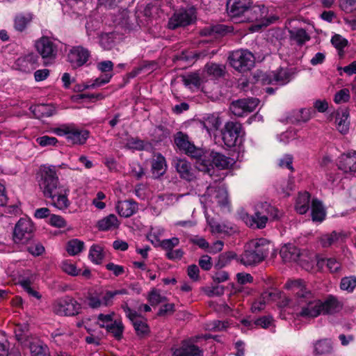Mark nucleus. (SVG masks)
Returning a JSON list of instances; mask_svg holds the SVG:
<instances>
[{
	"label": "nucleus",
	"instance_id": "5701e85b",
	"mask_svg": "<svg viewBox=\"0 0 356 356\" xmlns=\"http://www.w3.org/2000/svg\"><path fill=\"white\" fill-rule=\"evenodd\" d=\"M177 172L180 177L187 181L193 180L195 176L191 163L184 159H175L173 161Z\"/></svg>",
	"mask_w": 356,
	"mask_h": 356
},
{
	"label": "nucleus",
	"instance_id": "c03bdc74",
	"mask_svg": "<svg viewBox=\"0 0 356 356\" xmlns=\"http://www.w3.org/2000/svg\"><path fill=\"white\" fill-rule=\"evenodd\" d=\"M289 36L291 40L299 44L305 43L309 40V35L303 29H293L289 31Z\"/></svg>",
	"mask_w": 356,
	"mask_h": 356
},
{
	"label": "nucleus",
	"instance_id": "f8f14e48",
	"mask_svg": "<svg viewBox=\"0 0 356 356\" xmlns=\"http://www.w3.org/2000/svg\"><path fill=\"white\" fill-rule=\"evenodd\" d=\"M195 19V9L180 10L176 12L169 19L168 27L175 29L179 26H185L191 24Z\"/></svg>",
	"mask_w": 356,
	"mask_h": 356
},
{
	"label": "nucleus",
	"instance_id": "8fccbe9b",
	"mask_svg": "<svg viewBox=\"0 0 356 356\" xmlns=\"http://www.w3.org/2000/svg\"><path fill=\"white\" fill-rule=\"evenodd\" d=\"M113 76V74H104L102 76L95 79L91 82H88L87 85L84 86L85 88H95L100 87L107 83H108Z\"/></svg>",
	"mask_w": 356,
	"mask_h": 356
},
{
	"label": "nucleus",
	"instance_id": "f3484780",
	"mask_svg": "<svg viewBox=\"0 0 356 356\" xmlns=\"http://www.w3.org/2000/svg\"><path fill=\"white\" fill-rule=\"evenodd\" d=\"M34 226L31 220L27 217L20 218L17 222L14 229V240L20 242L23 239H28L33 232Z\"/></svg>",
	"mask_w": 356,
	"mask_h": 356
},
{
	"label": "nucleus",
	"instance_id": "13d9d810",
	"mask_svg": "<svg viewBox=\"0 0 356 356\" xmlns=\"http://www.w3.org/2000/svg\"><path fill=\"white\" fill-rule=\"evenodd\" d=\"M339 6L346 13H350L356 10V0H340Z\"/></svg>",
	"mask_w": 356,
	"mask_h": 356
},
{
	"label": "nucleus",
	"instance_id": "c9c22d12",
	"mask_svg": "<svg viewBox=\"0 0 356 356\" xmlns=\"http://www.w3.org/2000/svg\"><path fill=\"white\" fill-rule=\"evenodd\" d=\"M314 349L318 355H327L333 353V345L331 340L325 339L317 341L314 345Z\"/></svg>",
	"mask_w": 356,
	"mask_h": 356
},
{
	"label": "nucleus",
	"instance_id": "bf43d9fd",
	"mask_svg": "<svg viewBox=\"0 0 356 356\" xmlns=\"http://www.w3.org/2000/svg\"><path fill=\"white\" fill-rule=\"evenodd\" d=\"M350 99V91L348 88H343L337 92L334 96V102L337 104L347 102Z\"/></svg>",
	"mask_w": 356,
	"mask_h": 356
},
{
	"label": "nucleus",
	"instance_id": "cd10ccee",
	"mask_svg": "<svg viewBox=\"0 0 356 356\" xmlns=\"http://www.w3.org/2000/svg\"><path fill=\"white\" fill-rule=\"evenodd\" d=\"M152 174L154 178H159L163 175L167 169V164L164 156L161 154L154 156L151 161Z\"/></svg>",
	"mask_w": 356,
	"mask_h": 356
},
{
	"label": "nucleus",
	"instance_id": "b1692460",
	"mask_svg": "<svg viewBox=\"0 0 356 356\" xmlns=\"http://www.w3.org/2000/svg\"><path fill=\"white\" fill-rule=\"evenodd\" d=\"M38 59V57L37 55L33 53H30L19 58L16 61V65L19 70L29 73L36 67Z\"/></svg>",
	"mask_w": 356,
	"mask_h": 356
},
{
	"label": "nucleus",
	"instance_id": "864d4df0",
	"mask_svg": "<svg viewBox=\"0 0 356 356\" xmlns=\"http://www.w3.org/2000/svg\"><path fill=\"white\" fill-rule=\"evenodd\" d=\"M62 270L71 276H77L81 273V270L78 269L76 265L71 261L65 260L61 263Z\"/></svg>",
	"mask_w": 356,
	"mask_h": 356
},
{
	"label": "nucleus",
	"instance_id": "79ce46f5",
	"mask_svg": "<svg viewBox=\"0 0 356 356\" xmlns=\"http://www.w3.org/2000/svg\"><path fill=\"white\" fill-rule=\"evenodd\" d=\"M241 323L248 327H252L253 325H254L266 329L272 325L273 318L270 316H263L255 320L254 322L248 319H243Z\"/></svg>",
	"mask_w": 356,
	"mask_h": 356
},
{
	"label": "nucleus",
	"instance_id": "20e7f679",
	"mask_svg": "<svg viewBox=\"0 0 356 356\" xmlns=\"http://www.w3.org/2000/svg\"><path fill=\"white\" fill-rule=\"evenodd\" d=\"M270 248V243L266 238L252 240L245 246L244 252L238 259L246 266L256 265L265 259Z\"/></svg>",
	"mask_w": 356,
	"mask_h": 356
},
{
	"label": "nucleus",
	"instance_id": "49530a36",
	"mask_svg": "<svg viewBox=\"0 0 356 356\" xmlns=\"http://www.w3.org/2000/svg\"><path fill=\"white\" fill-rule=\"evenodd\" d=\"M225 66L216 63H208L205 66V70L209 75L213 76L215 78L222 76L225 73Z\"/></svg>",
	"mask_w": 356,
	"mask_h": 356
},
{
	"label": "nucleus",
	"instance_id": "a19ab883",
	"mask_svg": "<svg viewBox=\"0 0 356 356\" xmlns=\"http://www.w3.org/2000/svg\"><path fill=\"white\" fill-rule=\"evenodd\" d=\"M165 233V229L161 226H156L152 227L149 232L147 234V239L152 243L155 247H159L161 244L160 238L163 236Z\"/></svg>",
	"mask_w": 356,
	"mask_h": 356
},
{
	"label": "nucleus",
	"instance_id": "680f3d73",
	"mask_svg": "<svg viewBox=\"0 0 356 356\" xmlns=\"http://www.w3.org/2000/svg\"><path fill=\"white\" fill-rule=\"evenodd\" d=\"M49 224L57 228H64L67 225L65 220L62 216L55 214L50 216Z\"/></svg>",
	"mask_w": 356,
	"mask_h": 356
},
{
	"label": "nucleus",
	"instance_id": "0eeeda50",
	"mask_svg": "<svg viewBox=\"0 0 356 356\" xmlns=\"http://www.w3.org/2000/svg\"><path fill=\"white\" fill-rule=\"evenodd\" d=\"M35 47L47 65L54 60L57 55L58 47L55 41L47 36L37 40Z\"/></svg>",
	"mask_w": 356,
	"mask_h": 356
},
{
	"label": "nucleus",
	"instance_id": "603ef678",
	"mask_svg": "<svg viewBox=\"0 0 356 356\" xmlns=\"http://www.w3.org/2000/svg\"><path fill=\"white\" fill-rule=\"evenodd\" d=\"M356 287V277L354 276L345 277L341 279L340 289L348 292H353Z\"/></svg>",
	"mask_w": 356,
	"mask_h": 356
},
{
	"label": "nucleus",
	"instance_id": "a18cd8bd",
	"mask_svg": "<svg viewBox=\"0 0 356 356\" xmlns=\"http://www.w3.org/2000/svg\"><path fill=\"white\" fill-rule=\"evenodd\" d=\"M183 81L186 86L192 90L198 88L202 83V79L197 73L188 74L183 78Z\"/></svg>",
	"mask_w": 356,
	"mask_h": 356
},
{
	"label": "nucleus",
	"instance_id": "72a5a7b5",
	"mask_svg": "<svg viewBox=\"0 0 356 356\" xmlns=\"http://www.w3.org/2000/svg\"><path fill=\"white\" fill-rule=\"evenodd\" d=\"M326 209L322 202L313 198V222L321 223L326 218Z\"/></svg>",
	"mask_w": 356,
	"mask_h": 356
},
{
	"label": "nucleus",
	"instance_id": "2f4dec72",
	"mask_svg": "<svg viewBox=\"0 0 356 356\" xmlns=\"http://www.w3.org/2000/svg\"><path fill=\"white\" fill-rule=\"evenodd\" d=\"M29 110L36 118L49 117L54 115L56 112L55 108L51 104H38L31 106Z\"/></svg>",
	"mask_w": 356,
	"mask_h": 356
},
{
	"label": "nucleus",
	"instance_id": "e2e57ef3",
	"mask_svg": "<svg viewBox=\"0 0 356 356\" xmlns=\"http://www.w3.org/2000/svg\"><path fill=\"white\" fill-rule=\"evenodd\" d=\"M148 300L152 305H158L165 301V298L156 290H152L148 297Z\"/></svg>",
	"mask_w": 356,
	"mask_h": 356
},
{
	"label": "nucleus",
	"instance_id": "f257e3e1",
	"mask_svg": "<svg viewBox=\"0 0 356 356\" xmlns=\"http://www.w3.org/2000/svg\"><path fill=\"white\" fill-rule=\"evenodd\" d=\"M38 185L44 196L50 198L55 207L63 210L70 206V202L68 200L70 189L66 185L60 183L55 165L43 168L38 180Z\"/></svg>",
	"mask_w": 356,
	"mask_h": 356
},
{
	"label": "nucleus",
	"instance_id": "09e8293b",
	"mask_svg": "<svg viewBox=\"0 0 356 356\" xmlns=\"http://www.w3.org/2000/svg\"><path fill=\"white\" fill-rule=\"evenodd\" d=\"M332 45L337 49L340 56L343 55V48L348 45V40L339 34H334L331 39Z\"/></svg>",
	"mask_w": 356,
	"mask_h": 356
},
{
	"label": "nucleus",
	"instance_id": "338daca9",
	"mask_svg": "<svg viewBox=\"0 0 356 356\" xmlns=\"http://www.w3.org/2000/svg\"><path fill=\"white\" fill-rule=\"evenodd\" d=\"M126 147L131 149L141 150L144 148V142L137 138H131L127 141Z\"/></svg>",
	"mask_w": 356,
	"mask_h": 356
},
{
	"label": "nucleus",
	"instance_id": "ea45409f",
	"mask_svg": "<svg viewBox=\"0 0 356 356\" xmlns=\"http://www.w3.org/2000/svg\"><path fill=\"white\" fill-rule=\"evenodd\" d=\"M309 194L307 192L300 193L296 200V209L300 214L305 213L309 209Z\"/></svg>",
	"mask_w": 356,
	"mask_h": 356
},
{
	"label": "nucleus",
	"instance_id": "e433bc0d",
	"mask_svg": "<svg viewBox=\"0 0 356 356\" xmlns=\"http://www.w3.org/2000/svg\"><path fill=\"white\" fill-rule=\"evenodd\" d=\"M15 334L17 341L23 345H26V342L33 338L31 336L26 324L17 325L15 328Z\"/></svg>",
	"mask_w": 356,
	"mask_h": 356
},
{
	"label": "nucleus",
	"instance_id": "69168bd1",
	"mask_svg": "<svg viewBox=\"0 0 356 356\" xmlns=\"http://www.w3.org/2000/svg\"><path fill=\"white\" fill-rule=\"evenodd\" d=\"M97 68L102 73L112 74L113 63L111 60H104L97 63Z\"/></svg>",
	"mask_w": 356,
	"mask_h": 356
},
{
	"label": "nucleus",
	"instance_id": "ddd939ff",
	"mask_svg": "<svg viewBox=\"0 0 356 356\" xmlns=\"http://www.w3.org/2000/svg\"><path fill=\"white\" fill-rule=\"evenodd\" d=\"M259 99L257 98L241 99L233 102L229 109L236 116L241 117L252 112L259 104Z\"/></svg>",
	"mask_w": 356,
	"mask_h": 356
},
{
	"label": "nucleus",
	"instance_id": "1a4fd4ad",
	"mask_svg": "<svg viewBox=\"0 0 356 356\" xmlns=\"http://www.w3.org/2000/svg\"><path fill=\"white\" fill-rule=\"evenodd\" d=\"M252 0H228L227 10L229 16L235 23H241L243 17H245Z\"/></svg>",
	"mask_w": 356,
	"mask_h": 356
},
{
	"label": "nucleus",
	"instance_id": "774afa93",
	"mask_svg": "<svg viewBox=\"0 0 356 356\" xmlns=\"http://www.w3.org/2000/svg\"><path fill=\"white\" fill-rule=\"evenodd\" d=\"M205 293L209 297L220 296L224 293V287L219 285L207 287Z\"/></svg>",
	"mask_w": 356,
	"mask_h": 356
},
{
	"label": "nucleus",
	"instance_id": "412c9836",
	"mask_svg": "<svg viewBox=\"0 0 356 356\" xmlns=\"http://www.w3.org/2000/svg\"><path fill=\"white\" fill-rule=\"evenodd\" d=\"M338 168L343 172H356V152L341 154L338 159Z\"/></svg>",
	"mask_w": 356,
	"mask_h": 356
},
{
	"label": "nucleus",
	"instance_id": "5fc2aeb1",
	"mask_svg": "<svg viewBox=\"0 0 356 356\" xmlns=\"http://www.w3.org/2000/svg\"><path fill=\"white\" fill-rule=\"evenodd\" d=\"M293 158L291 154H284L277 160L279 167L282 168H286L291 172L294 170L293 167Z\"/></svg>",
	"mask_w": 356,
	"mask_h": 356
},
{
	"label": "nucleus",
	"instance_id": "dca6fc26",
	"mask_svg": "<svg viewBox=\"0 0 356 356\" xmlns=\"http://www.w3.org/2000/svg\"><path fill=\"white\" fill-rule=\"evenodd\" d=\"M175 143L179 149L185 152L186 154L192 157L196 158L197 160L200 158L202 150L196 148L188 140V136L182 132H178L175 137Z\"/></svg>",
	"mask_w": 356,
	"mask_h": 356
},
{
	"label": "nucleus",
	"instance_id": "393cba45",
	"mask_svg": "<svg viewBox=\"0 0 356 356\" xmlns=\"http://www.w3.org/2000/svg\"><path fill=\"white\" fill-rule=\"evenodd\" d=\"M89 137V131L86 129H78L71 125L67 141L74 145H83Z\"/></svg>",
	"mask_w": 356,
	"mask_h": 356
},
{
	"label": "nucleus",
	"instance_id": "4be33fe9",
	"mask_svg": "<svg viewBox=\"0 0 356 356\" xmlns=\"http://www.w3.org/2000/svg\"><path fill=\"white\" fill-rule=\"evenodd\" d=\"M267 13L268 8L264 5H250L241 22L261 21L266 17Z\"/></svg>",
	"mask_w": 356,
	"mask_h": 356
},
{
	"label": "nucleus",
	"instance_id": "473e14b6",
	"mask_svg": "<svg viewBox=\"0 0 356 356\" xmlns=\"http://www.w3.org/2000/svg\"><path fill=\"white\" fill-rule=\"evenodd\" d=\"M120 222L114 214H110L97 222L98 229L101 231H108L116 229L119 227Z\"/></svg>",
	"mask_w": 356,
	"mask_h": 356
},
{
	"label": "nucleus",
	"instance_id": "bb28decb",
	"mask_svg": "<svg viewBox=\"0 0 356 356\" xmlns=\"http://www.w3.org/2000/svg\"><path fill=\"white\" fill-rule=\"evenodd\" d=\"M115 209L120 216L128 218L134 215L138 210V205L133 200L118 201Z\"/></svg>",
	"mask_w": 356,
	"mask_h": 356
},
{
	"label": "nucleus",
	"instance_id": "c85d7f7f",
	"mask_svg": "<svg viewBox=\"0 0 356 356\" xmlns=\"http://www.w3.org/2000/svg\"><path fill=\"white\" fill-rule=\"evenodd\" d=\"M349 111L347 108L339 110L336 113L335 123L337 130L342 134H346L349 130Z\"/></svg>",
	"mask_w": 356,
	"mask_h": 356
},
{
	"label": "nucleus",
	"instance_id": "4d7b16f0",
	"mask_svg": "<svg viewBox=\"0 0 356 356\" xmlns=\"http://www.w3.org/2000/svg\"><path fill=\"white\" fill-rule=\"evenodd\" d=\"M114 312H111L107 314H100L97 317L98 323L102 327H107L114 321Z\"/></svg>",
	"mask_w": 356,
	"mask_h": 356
},
{
	"label": "nucleus",
	"instance_id": "6e6d98bb",
	"mask_svg": "<svg viewBox=\"0 0 356 356\" xmlns=\"http://www.w3.org/2000/svg\"><path fill=\"white\" fill-rule=\"evenodd\" d=\"M179 243V239L177 237H173L169 239L162 240L159 247H161L166 252L173 250Z\"/></svg>",
	"mask_w": 356,
	"mask_h": 356
},
{
	"label": "nucleus",
	"instance_id": "a878e982",
	"mask_svg": "<svg viewBox=\"0 0 356 356\" xmlns=\"http://www.w3.org/2000/svg\"><path fill=\"white\" fill-rule=\"evenodd\" d=\"M24 346L29 347L31 356H47L49 354L47 346L37 338H31Z\"/></svg>",
	"mask_w": 356,
	"mask_h": 356
},
{
	"label": "nucleus",
	"instance_id": "7c9ffc66",
	"mask_svg": "<svg viewBox=\"0 0 356 356\" xmlns=\"http://www.w3.org/2000/svg\"><path fill=\"white\" fill-rule=\"evenodd\" d=\"M173 356H203V351L194 344L186 343L173 352Z\"/></svg>",
	"mask_w": 356,
	"mask_h": 356
},
{
	"label": "nucleus",
	"instance_id": "f704fd0d",
	"mask_svg": "<svg viewBox=\"0 0 356 356\" xmlns=\"http://www.w3.org/2000/svg\"><path fill=\"white\" fill-rule=\"evenodd\" d=\"M345 237L342 232L333 231L330 234L322 235L318 240V242L323 248H328L339 241L341 238Z\"/></svg>",
	"mask_w": 356,
	"mask_h": 356
},
{
	"label": "nucleus",
	"instance_id": "de8ad7c7",
	"mask_svg": "<svg viewBox=\"0 0 356 356\" xmlns=\"http://www.w3.org/2000/svg\"><path fill=\"white\" fill-rule=\"evenodd\" d=\"M84 248V243L79 239H72L67 243V252L70 255H76Z\"/></svg>",
	"mask_w": 356,
	"mask_h": 356
},
{
	"label": "nucleus",
	"instance_id": "052dcab7",
	"mask_svg": "<svg viewBox=\"0 0 356 356\" xmlns=\"http://www.w3.org/2000/svg\"><path fill=\"white\" fill-rule=\"evenodd\" d=\"M36 142L42 147L54 146L58 143V140L55 137L43 136L38 137Z\"/></svg>",
	"mask_w": 356,
	"mask_h": 356
},
{
	"label": "nucleus",
	"instance_id": "2eb2a0df",
	"mask_svg": "<svg viewBox=\"0 0 356 356\" xmlns=\"http://www.w3.org/2000/svg\"><path fill=\"white\" fill-rule=\"evenodd\" d=\"M241 131L242 126L240 123L234 122H227L222 131V140L225 144L229 147L235 146Z\"/></svg>",
	"mask_w": 356,
	"mask_h": 356
},
{
	"label": "nucleus",
	"instance_id": "9b49d317",
	"mask_svg": "<svg viewBox=\"0 0 356 356\" xmlns=\"http://www.w3.org/2000/svg\"><path fill=\"white\" fill-rule=\"evenodd\" d=\"M228 201L227 189L224 186H209L205 195L201 197V202L207 206L210 203H216L220 206L225 205Z\"/></svg>",
	"mask_w": 356,
	"mask_h": 356
},
{
	"label": "nucleus",
	"instance_id": "0e129e2a",
	"mask_svg": "<svg viewBox=\"0 0 356 356\" xmlns=\"http://www.w3.org/2000/svg\"><path fill=\"white\" fill-rule=\"evenodd\" d=\"M130 174L137 179H140L144 175V170L138 163L132 162L130 164Z\"/></svg>",
	"mask_w": 356,
	"mask_h": 356
},
{
	"label": "nucleus",
	"instance_id": "6ab92c4d",
	"mask_svg": "<svg viewBox=\"0 0 356 356\" xmlns=\"http://www.w3.org/2000/svg\"><path fill=\"white\" fill-rule=\"evenodd\" d=\"M127 317L132 322L138 335H145L149 332L146 322L141 320L135 311L131 310L127 303L122 305Z\"/></svg>",
	"mask_w": 356,
	"mask_h": 356
},
{
	"label": "nucleus",
	"instance_id": "58836bf2",
	"mask_svg": "<svg viewBox=\"0 0 356 356\" xmlns=\"http://www.w3.org/2000/svg\"><path fill=\"white\" fill-rule=\"evenodd\" d=\"M105 257V252L102 246L99 245H92L89 250L88 257L95 264H102Z\"/></svg>",
	"mask_w": 356,
	"mask_h": 356
},
{
	"label": "nucleus",
	"instance_id": "37998d69",
	"mask_svg": "<svg viewBox=\"0 0 356 356\" xmlns=\"http://www.w3.org/2000/svg\"><path fill=\"white\" fill-rule=\"evenodd\" d=\"M35 277L32 275L29 277H23L20 281L19 284L23 289L31 296H33L37 299H40L41 296L40 293L31 287V284L35 281Z\"/></svg>",
	"mask_w": 356,
	"mask_h": 356
},
{
	"label": "nucleus",
	"instance_id": "9d476101",
	"mask_svg": "<svg viewBox=\"0 0 356 356\" xmlns=\"http://www.w3.org/2000/svg\"><path fill=\"white\" fill-rule=\"evenodd\" d=\"M341 305L338 300L333 296H329L325 300L313 302V318L321 314H333L339 310Z\"/></svg>",
	"mask_w": 356,
	"mask_h": 356
},
{
	"label": "nucleus",
	"instance_id": "7ed1b4c3",
	"mask_svg": "<svg viewBox=\"0 0 356 356\" xmlns=\"http://www.w3.org/2000/svg\"><path fill=\"white\" fill-rule=\"evenodd\" d=\"M281 216L282 212L277 208L265 202L256 206L254 215L250 216L244 213L241 217L248 226L252 228L262 229L266 227L268 218L277 220Z\"/></svg>",
	"mask_w": 356,
	"mask_h": 356
},
{
	"label": "nucleus",
	"instance_id": "39448f33",
	"mask_svg": "<svg viewBox=\"0 0 356 356\" xmlns=\"http://www.w3.org/2000/svg\"><path fill=\"white\" fill-rule=\"evenodd\" d=\"M233 163V159L220 153L211 151L202 153L200 158L196 161L195 165L199 170L207 172L211 176V170H213L214 165L225 169L232 166Z\"/></svg>",
	"mask_w": 356,
	"mask_h": 356
},
{
	"label": "nucleus",
	"instance_id": "423d86ee",
	"mask_svg": "<svg viewBox=\"0 0 356 356\" xmlns=\"http://www.w3.org/2000/svg\"><path fill=\"white\" fill-rule=\"evenodd\" d=\"M228 59L231 66L241 72H247L254 65V55L245 49L234 51L230 54Z\"/></svg>",
	"mask_w": 356,
	"mask_h": 356
},
{
	"label": "nucleus",
	"instance_id": "4c0bfd02",
	"mask_svg": "<svg viewBox=\"0 0 356 356\" xmlns=\"http://www.w3.org/2000/svg\"><path fill=\"white\" fill-rule=\"evenodd\" d=\"M202 124L203 127L209 133L217 130L221 124V121L218 116L210 114L203 118Z\"/></svg>",
	"mask_w": 356,
	"mask_h": 356
},
{
	"label": "nucleus",
	"instance_id": "f03ea898",
	"mask_svg": "<svg viewBox=\"0 0 356 356\" xmlns=\"http://www.w3.org/2000/svg\"><path fill=\"white\" fill-rule=\"evenodd\" d=\"M284 288L296 293V311L299 316L309 318L312 312V293L306 289L305 282L301 280H289Z\"/></svg>",
	"mask_w": 356,
	"mask_h": 356
},
{
	"label": "nucleus",
	"instance_id": "aec40b11",
	"mask_svg": "<svg viewBox=\"0 0 356 356\" xmlns=\"http://www.w3.org/2000/svg\"><path fill=\"white\" fill-rule=\"evenodd\" d=\"M280 257L285 263L304 260V252H300L295 245L286 244L280 249Z\"/></svg>",
	"mask_w": 356,
	"mask_h": 356
},
{
	"label": "nucleus",
	"instance_id": "4468645a",
	"mask_svg": "<svg viewBox=\"0 0 356 356\" xmlns=\"http://www.w3.org/2000/svg\"><path fill=\"white\" fill-rule=\"evenodd\" d=\"M293 75L292 69L281 67L277 71L271 72L262 76L265 84H277L283 86L290 81Z\"/></svg>",
	"mask_w": 356,
	"mask_h": 356
},
{
	"label": "nucleus",
	"instance_id": "a211bd4d",
	"mask_svg": "<svg viewBox=\"0 0 356 356\" xmlns=\"http://www.w3.org/2000/svg\"><path fill=\"white\" fill-rule=\"evenodd\" d=\"M90 56V52L87 49L81 46L73 47L67 54V60L72 67L76 68L84 65Z\"/></svg>",
	"mask_w": 356,
	"mask_h": 356
},
{
	"label": "nucleus",
	"instance_id": "c756f323",
	"mask_svg": "<svg viewBox=\"0 0 356 356\" xmlns=\"http://www.w3.org/2000/svg\"><path fill=\"white\" fill-rule=\"evenodd\" d=\"M33 15L31 13H23L17 15L13 21V27L18 32H23L31 24Z\"/></svg>",
	"mask_w": 356,
	"mask_h": 356
},
{
	"label": "nucleus",
	"instance_id": "6e6552de",
	"mask_svg": "<svg viewBox=\"0 0 356 356\" xmlns=\"http://www.w3.org/2000/svg\"><path fill=\"white\" fill-rule=\"evenodd\" d=\"M52 307L54 312L60 316H74L81 309L76 300L67 296L55 300Z\"/></svg>",
	"mask_w": 356,
	"mask_h": 356
},
{
	"label": "nucleus",
	"instance_id": "3c124183",
	"mask_svg": "<svg viewBox=\"0 0 356 356\" xmlns=\"http://www.w3.org/2000/svg\"><path fill=\"white\" fill-rule=\"evenodd\" d=\"M106 328L108 332L111 333L118 339L121 338L124 330L122 322L116 320Z\"/></svg>",
	"mask_w": 356,
	"mask_h": 356
}]
</instances>
